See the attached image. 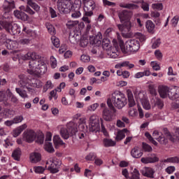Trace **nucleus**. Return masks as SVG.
Instances as JSON below:
<instances>
[{
	"label": "nucleus",
	"mask_w": 179,
	"mask_h": 179,
	"mask_svg": "<svg viewBox=\"0 0 179 179\" xmlns=\"http://www.w3.org/2000/svg\"><path fill=\"white\" fill-rule=\"evenodd\" d=\"M103 146L105 148H110L111 146H115L116 143L115 141L111 140V139H108V138H104L103 141Z\"/></svg>",
	"instance_id": "40"
},
{
	"label": "nucleus",
	"mask_w": 179,
	"mask_h": 179,
	"mask_svg": "<svg viewBox=\"0 0 179 179\" xmlns=\"http://www.w3.org/2000/svg\"><path fill=\"white\" fill-rule=\"evenodd\" d=\"M46 164L48 166V169L52 174H55V173H58L59 171V166H61L62 162L58 158L55 157H51L48 159Z\"/></svg>",
	"instance_id": "9"
},
{
	"label": "nucleus",
	"mask_w": 179,
	"mask_h": 179,
	"mask_svg": "<svg viewBox=\"0 0 179 179\" xmlns=\"http://www.w3.org/2000/svg\"><path fill=\"white\" fill-rule=\"evenodd\" d=\"M127 96H128V106L130 108H132V107H135L136 106V102L135 101V99H134V94H132V92L131 90H127Z\"/></svg>",
	"instance_id": "26"
},
{
	"label": "nucleus",
	"mask_w": 179,
	"mask_h": 179,
	"mask_svg": "<svg viewBox=\"0 0 179 179\" xmlns=\"http://www.w3.org/2000/svg\"><path fill=\"white\" fill-rule=\"evenodd\" d=\"M6 29L8 31V33H10V34H13V36L20 34V27L17 25V24L7 23Z\"/></svg>",
	"instance_id": "13"
},
{
	"label": "nucleus",
	"mask_w": 179,
	"mask_h": 179,
	"mask_svg": "<svg viewBox=\"0 0 179 179\" xmlns=\"http://www.w3.org/2000/svg\"><path fill=\"white\" fill-rule=\"evenodd\" d=\"M45 150L49 153H54V152H55V150H54V147H52V143L51 142H45Z\"/></svg>",
	"instance_id": "41"
},
{
	"label": "nucleus",
	"mask_w": 179,
	"mask_h": 179,
	"mask_svg": "<svg viewBox=\"0 0 179 179\" xmlns=\"http://www.w3.org/2000/svg\"><path fill=\"white\" fill-rule=\"evenodd\" d=\"M22 31L33 38H36V37H37V32L36 31H31L26 27H23Z\"/></svg>",
	"instance_id": "34"
},
{
	"label": "nucleus",
	"mask_w": 179,
	"mask_h": 179,
	"mask_svg": "<svg viewBox=\"0 0 179 179\" xmlns=\"http://www.w3.org/2000/svg\"><path fill=\"white\" fill-rule=\"evenodd\" d=\"M82 16V13H80V9H77L71 13V17L73 19H78Z\"/></svg>",
	"instance_id": "55"
},
{
	"label": "nucleus",
	"mask_w": 179,
	"mask_h": 179,
	"mask_svg": "<svg viewBox=\"0 0 179 179\" xmlns=\"http://www.w3.org/2000/svg\"><path fill=\"white\" fill-rule=\"evenodd\" d=\"M57 6L60 13H68L72 8L71 0H57Z\"/></svg>",
	"instance_id": "10"
},
{
	"label": "nucleus",
	"mask_w": 179,
	"mask_h": 179,
	"mask_svg": "<svg viewBox=\"0 0 179 179\" xmlns=\"http://www.w3.org/2000/svg\"><path fill=\"white\" fill-rule=\"evenodd\" d=\"M27 72L29 75H44L47 72V58L41 56L39 59L29 61Z\"/></svg>",
	"instance_id": "1"
},
{
	"label": "nucleus",
	"mask_w": 179,
	"mask_h": 179,
	"mask_svg": "<svg viewBox=\"0 0 179 179\" xmlns=\"http://www.w3.org/2000/svg\"><path fill=\"white\" fill-rule=\"evenodd\" d=\"M50 66L52 69H55L57 66V59L54 56L50 57Z\"/></svg>",
	"instance_id": "59"
},
{
	"label": "nucleus",
	"mask_w": 179,
	"mask_h": 179,
	"mask_svg": "<svg viewBox=\"0 0 179 179\" xmlns=\"http://www.w3.org/2000/svg\"><path fill=\"white\" fill-rule=\"evenodd\" d=\"M78 132L76 124L73 122H70L66 127H61L59 134L63 139H69V136L75 135Z\"/></svg>",
	"instance_id": "6"
},
{
	"label": "nucleus",
	"mask_w": 179,
	"mask_h": 179,
	"mask_svg": "<svg viewBox=\"0 0 179 179\" xmlns=\"http://www.w3.org/2000/svg\"><path fill=\"white\" fill-rule=\"evenodd\" d=\"M20 156H22V150L20 148H16L12 153V157L14 160L19 162L20 160Z\"/></svg>",
	"instance_id": "32"
},
{
	"label": "nucleus",
	"mask_w": 179,
	"mask_h": 179,
	"mask_svg": "<svg viewBox=\"0 0 179 179\" xmlns=\"http://www.w3.org/2000/svg\"><path fill=\"white\" fill-rule=\"evenodd\" d=\"M20 84L24 89H27L29 93H31V94L36 92L34 89H38L43 86V83L39 80H30L27 78L21 80Z\"/></svg>",
	"instance_id": "4"
},
{
	"label": "nucleus",
	"mask_w": 179,
	"mask_h": 179,
	"mask_svg": "<svg viewBox=\"0 0 179 179\" xmlns=\"http://www.w3.org/2000/svg\"><path fill=\"white\" fill-rule=\"evenodd\" d=\"M41 58V55L37 54L36 52H28L25 55H21L20 59L23 61H27L29 59H39Z\"/></svg>",
	"instance_id": "15"
},
{
	"label": "nucleus",
	"mask_w": 179,
	"mask_h": 179,
	"mask_svg": "<svg viewBox=\"0 0 179 179\" xmlns=\"http://www.w3.org/2000/svg\"><path fill=\"white\" fill-rule=\"evenodd\" d=\"M152 136L155 139H156V141L159 142L161 145H166V143H167V139H166L162 132H159L157 130L153 131Z\"/></svg>",
	"instance_id": "16"
},
{
	"label": "nucleus",
	"mask_w": 179,
	"mask_h": 179,
	"mask_svg": "<svg viewBox=\"0 0 179 179\" xmlns=\"http://www.w3.org/2000/svg\"><path fill=\"white\" fill-rule=\"evenodd\" d=\"M152 104H154V107H157L158 108H163V101L160 100L159 98H155L154 99V102H152Z\"/></svg>",
	"instance_id": "48"
},
{
	"label": "nucleus",
	"mask_w": 179,
	"mask_h": 179,
	"mask_svg": "<svg viewBox=\"0 0 179 179\" xmlns=\"http://www.w3.org/2000/svg\"><path fill=\"white\" fill-rule=\"evenodd\" d=\"M19 9L20 10H22V12H26L27 13H29V15H36V11L33 10V9H31V8H30L29 6H21L19 7Z\"/></svg>",
	"instance_id": "35"
},
{
	"label": "nucleus",
	"mask_w": 179,
	"mask_h": 179,
	"mask_svg": "<svg viewBox=\"0 0 179 179\" xmlns=\"http://www.w3.org/2000/svg\"><path fill=\"white\" fill-rule=\"evenodd\" d=\"M15 92H17V94H19L22 99H29V95L27 94V92H26V90L20 88H15Z\"/></svg>",
	"instance_id": "39"
},
{
	"label": "nucleus",
	"mask_w": 179,
	"mask_h": 179,
	"mask_svg": "<svg viewBox=\"0 0 179 179\" xmlns=\"http://www.w3.org/2000/svg\"><path fill=\"white\" fill-rule=\"evenodd\" d=\"M29 160L31 163L34 164L41 162V154L36 152H31L29 155Z\"/></svg>",
	"instance_id": "22"
},
{
	"label": "nucleus",
	"mask_w": 179,
	"mask_h": 179,
	"mask_svg": "<svg viewBox=\"0 0 179 179\" xmlns=\"http://www.w3.org/2000/svg\"><path fill=\"white\" fill-rule=\"evenodd\" d=\"M84 4V15L85 16H93V10L96 8V4L93 0H83Z\"/></svg>",
	"instance_id": "11"
},
{
	"label": "nucleus",
	"mask_w": 179,
	"mask_h": 179,
	"mask_svg": "<svg viewBox=\"0 0 179 179\" xmlns=\"http://www.w3.org/2000/svg\"><path fill=\"white\" fill-rule=\"evenodd\" d=\"M140 48L139 41L135 39H129L125 42L124 45H121V50L124 54L136 52V51L139 50Z\"/></svg>",
	"instance_id": "7"
},
{
	"label": "nucleus",
	"mask_w": 179,
	"mask_h": 179,
	"mask_svg": "<svg viewBox=\"0 0 179 179\" xmlns=\"http://www.w3.org/2000/svg\"><path fill=\"white\" fill-rule=\"evenodd\" d=\"M107 106L112 110H110L108 108H105L102 112V117L104 121L111 122V121H114L115 117L117 116V115H115V113H117V109H115V107H114V105H113L111 99H108L107 100Z\"/></svg>",
	"instance_id": "5"
},
{
	"label": "nucleus",
	"mask_w": 179,
	"mask_h": 179,
	"mask_svg": "<svg viewBox=\"0 0 179 179\" xmlns=\"http://www.w3.org/2000/svg\"><path fill=\"white\" fill-rule=\"evenodd\" d=\"M128 132V129H123L122 130L117 131L115 139L117 141H122L125 138V133Z\"/></svg>",
	"instance_id": "33"
},
{
	"label": "nucleus",
	"mask_w": 179,
	"mask_h": 179,
	"mask_svg": "<svg viewBox=\"0 0 179 179\" xmlns=\"http://www.w3.org/2000/svg\"><path fill=\"white\" fill-rule=\"evenodd\" d=\"M52 87H54V85H52V82H51V80H48L46 82V83L43 87V90H44V92H47V90H48V89H52Z\"/></svg>",
	"instance_id": "60"
},
{
	"label": "nucleus",
	"mask_w": 179,
	"mask_h": 179,
	"mask_svg": "<svg viewBox=\"0 0 179 179\" xmlns=\"http://www.w3.org/2000/svg\"><path fill=\"white\" fill-rule=\"evenodd\" d=\"M85 159L86 160L93 161L94 159H96V154L94 152H90L86 156Z\"/></svg>",
	"instance_id": "64"
},
{
	"label": "nucleus",
	"mask_w": 179,
	"mask_h": 179,
	"mask_svg": "<svg viewBox=\"0 0 179 179\" xmlns=\"http://www.w3.org/2000/svg\"><path fill=\"white\" fill-rule=\"evenodd\" d=\"M130 179H141V173H139V171H138L136 169H134Z\"/></svg>",
	"instance_id": "51"
},
{
	"label": "nucleus",
	"mask_w": 179,
	"mask_h": 179,
	"mask_svg": "<svg viewBox=\"0 0 179 179\" xmlns=\"http://www.w3.org/2000/svg\"><path fill=\"white\" fill-rule=\"evenodd\" d=\"M51 41L53 44L56 47V48H59V45H61V43H59V39L57 38L56 36H52Z\"/></svg>",
	"instance_id": "54"
},
{
	"label": "nucleus",
	"mask_w": 179,
	"mask_h": 179,
	"mask_svg": "<svg viewBox=\"0 0 179 179\" xmlns=\"http://www.w3.org/2000/svg\"><path fill=\"white\" fill-rule=\"evenodd\" d=\"M152 42V48L153 49L159 48V47H160V44H162V41H160V38L156 39V38H153Z\"/></svg>",
	"instance_id": "46"
},
{
	"label": "nucleus",
	"mask_w": 179,
	"mask_h": 179,
	"mask_svg": "<svg viewBox=\"0 0 179 179\" xmlns=\"http://www.w3.org/2000/svg\"><path fill=\"white\" fill-rule=\"evenodd\" d=\"M14 16H15V17H17V19H20V20H22L23 22L29 21V16L24 12L15 10Z\"/></svg>",
	"instance_id": "23"
},
{
	"label": "nucleus",
	"mask_w": 179,
	"mask_h": 179,
	"mask_svg": "<svg viewBox=\"0 0 179 179\" xmlns=\"http://www.w3.org/2000/svg\"><path fill=\"white\" fill-rule=\"evenodd\" d=\"M132 12L128 11L127 10L120 11L118 13L119 19L120 20L122 24H117V28L120 31H121L123 36H127L132 28V22H131V17H132Z\"/></svg>",
	"instance_id": "2"
},
{
	"label": "nucleus",
	"mask_w": 179,
	"mask_h": 179,
	"mask_svg": "<svg viewBox=\"0 0 179 179\" xmlns=\"http://www.w3.org/2000/svg\"><path fill=\"white\" fill-rule=\"evenodd\" d=\"M120 6L125 9H138L139 8V6L135 3H120Z\"/></svg>",
	"instance_id": "37"
},
{
	"label": "nucleus",
	"mask_w": 179,
	"mask_h": 179,
	"mask_svg": "<svg viewBox=\"0 0 179 179\" xmlns=\"http://www.w3.org/2000/svg\"><path fill=\"white\" fill-rule=\"evenodd\" d=\"M28 5L29 6H31V8H32V9H34V10L36 12V13H39L41 8L40 7V6H38V4H37L35 2H33V0H32Z\"/></svg>",
	"instance_id": "47"
},
{
	"label": "nucleus",
	"mask_w": 179,
	"mask_h": 179,
	"mask_svg": "<svg viewBox=\"0 0 179 179\" xmlns=\"http://www.w3.org/2000/svg\"><path fill=\"white\" fill-rule=\"evenodd\" d=\"M3 9L5 13H9L12 9H15V3L14 2H9L6 0L4 1L3 5Z\"/></svg>",
	"instance_id": "24"
},
{
	"label": "nucleus",
	"mask_w": 179,
	"mask_h": 179,
	"mask_svg": "<svg viewBox=\"0 0 179 179\" xmlns=\"http://www.w3.org/2000/svg\"><path fill=\"white\" fill-rule=\"evenodd\" d=\"M23 120H24V118L23 117V115H20L15 116L13 119V121L14 122V124H20V122H22Z\"/></svg>",
	"instance_id": "57"
},
{
	"label": "nucleus",
	"mask_w": 179,
	"mask_h": 179,
	"mask_svg": "<svg viewBox=\"0 0 179 179\" xmlns=\"http://www.w3.org/2000/svg\"><path fill=\"white\" fill-rule=\"evenodd\" d=\"M53 142L56 146H59L61 145H64V141H62V139H61V137H59V136H58V135L54 136Z\"/></svg>",
	"instance_id": "44"
},
{
	"label": "nucleus",
	"mask_w": 179,
	"mask_h": 179,
	"mask_svg": "<svg viewBox=\"0 0 179 179\" xmlns=\"http://www.w3.org/2000/svg\"><path fill=\"white\" fill-rule=\"evenodd\" d=\"M46 167H43V166H34V171L36 174H43L44 171H45Z\"/></svg>",
	"instance_id": "52"
},
{
	"label": "nucleus",
	"mask_w": 179,
	"mask_h": 179,
	"mask_svg": "<svg viewBox=\"0 0 179 179\" xmlns=\"http://www.w3.org/2000/svg\"><path fill=\"white\" fill-rule=\"evenodd\" d=\"M102 47L105 51H107V50L111 48V41H110V39L108 38H104L102 41Z\"/></svg>",
	"instance_id": "38"
},
{
	"label": "nucleus",
	"mask_w": 179,
	"mask_h": 179,
	"mask_svg": "<svg viewBox=\"0 0 179 179\" xmlns=\"http://www.w3.org/2000/svg\"><path fill=\"white\" fill-rule=\"evenodd\" d=\"M151 8L154 10H163L164 6L162 3H154L151 5Z\"/></svg>",
	"instance_id": "42"
},
{
	"label": "nucleus",
	"mask_w": 179,
	"mask_h": 179,
	"mask_svg": "<svg viewBox=\"0 0 179 179\" xmlns=\"http://www.w3.org/2000/svg\"><path fill=\"white\" fill-rule=\"evenodd\" d=\"M168 139H170L172 142H176V141H179V128L176 129L175 134L172 136L170 133H167Z\"/></svg>",
	"instance_id": "30"
},
{
	"label": "nucleus",
	"mask_w": 179,
	"mask_h": 179,
	"mask_svg": "<svg viewBox=\"0 0 179 179\" xmlns=\"http://www.w3.org/2000/svg\"><path fill=\"white\" fill-rule=\"evenodd\" d=\"M36 132L33 130H27L22 134V139L28 143H31L36 139Z\"/></svg>",
	"instance_id": "14"
},
{
	"label": "nucleus",
	"mask_w": 179,
	"mask_h": 179,
	"mask_svg": "<svg viewBox=\"0 0 179 179\" xmlns=\"http://www.w3.org/2000/svg\"><path fill=\"white\" fill-rule=\"evenodd\" d=\"M90 132H94V134L100 131V123H91L89 124Z\"/></svg>",
	"instance_id": "29"
},
{
	"label": "nucleus",
	"mask_w": 179,
	"mask_h": 179,
	"mask_svg": "<svg viewBox=\"0 0 179 179\" xmlns=\"http://www.w3.org/2000/svg\"><path fill=\"white\" fill-rule=\"evenodd\" d=\"M148 158L150 159V163H156L159 160V157L155 153H152L148 155Z\"/></svg>",
	"instance_id": "56"
},
{
	"label": "nucleus",
	"mask_w": 179,
	"mask_h": 179,
	"mask_svg": "<svg viewBox=\"0 0 179 179\" xmlns=\"http://www.w3.org/2000/svg\"><path fill=\"white\" fill-rule=\"evenodd\" d=\"M134 93L136 100L141 101L145 110H150V108H152L150 103H149V100L148 99V95H146L145 92L136 89Z\"/></svg>",
	"instance_id": "8"
},
{
	"label": "nucleus",
	"mask_w": 179,
	"mask_h": 179,
	"mask_svg": "<svg viewBox=\"0 0 179 179\" xmlns=\"http://www.w3.org/2000/svg\"><path fill=\"white\" fill-rule=\"evenodd\" d=\"M128 114L129 115V117H137L138 116V110H136V108H131Z\"/></svg>",
	"instance_id": "62"
},
{
	"label": "nucleus",
	"mask_w": 179,
	"mask_h": 179,
	"mask_svg": "<svg viewBox=\"0 0 179 179\" xmlns=\"http://www.w3.org/2000/svg\"><path fill=\"white\" fill-rule=\"evenodd\" d=\"M6 94H7L8 99H9V97H11V101H13V103L17 102V98H16V96H15V95L12 94V92H10V90H7L6 92Z\"/></svg>",
	"instance_id": "50"
},
{
	"label": "nucleus",
	"mask_w": 179,
	"mask_h": 179,
	"mask_svg": "<svg viewBox=\"0 0 179 179\" xmlns=\"http://www.w3.org/2000/svg\"><path fill=\"white\" fill-rule=\"evenodd\" d=\"M89 124H100V121L99 120V116L96 115H92L90 117Z\"/></svg>",
	"instance_id": "45"
},
{
	"label": "nucleus",
	"mask_w": 179,
	"mask_h": 179,
	"mask_svg": "<svg viewBox=\"0 0 179 179\" xmlns=\"http://www.w3.org/2000/svg\"><path fill=\"white\" fill-rule=\"evenodd\" d=\"M165 163H179V156L171 157L164 160Z\"/></svg>",
	"instance_id": "49"
},
{
	"label": "nucleus",
	"mask_w": 179,
	"mask_h": 179,
	"mask_svg": "<svg viewBox=\"0 0 179 179\" xmlns=\"http://www.w3.org/2000/svg\"><path fill=\"white\" fill-rule=\"evenodd\" d=\"M6 47L8 50H16V48H18L19 44L16 41L8 39L6 42Z\"/></svg>",
	"instance_id": "27"
},
{
	"label": "nucleus",
	"mask_w": 179,
	"mask_h": 179,
	"mask_svg": "<svg viewBox=\"0 0 179 179\" xmlns=\"http://www.w3.org/2000/svg\"><path fill=\"white\" fill-rule=\"evenodd\" d=\"M148 89L150 94H152V96H156V94H157V92H156V88H155V85L153 84L149 85Z\"/></svg>",
	"instance_id": "61"
},
{
	"label": "nucleus",
	"mask_w": 179,
	"mask_h": 179,
	"mask_svg": "<svg viewBox=\"0 0 179 179\" xmlns=\"http://www.w3.org/2000/svg\"><path fill=\"white\" fill-rule=\"evenodd\" d=\"M168 96L171 100H176L179 97V87H174L172 89H169L168 92Z\"/></svg>",
	"instance_id": "18"
},
{
	"label": "nucleus",
	"mask_w": 179,
	"mask_h": 179,
	"mask_svg": "<svg viewBox=\"0 0 179 179\" xmlns=\"http://www.w3.org/2000/svg\"><path fill=\"white\" fill-rule=\"evenodd\" d=\"M111 103L113 107L118 108V110H121V108H124V106H127V97L124 93L120 91H115L112 94Z\"/></svg>",
	"instance_id": "3"
},
{
	"label": "nucleus",
	"mask_w": 179,
	"mask_h": 179,
	"mask_svg": "<svg viewBox=\"0 0 179 179\" xmlns=\"http://www.w3.org/2000/svg\"><path fill=\"white\" fill-rule=\"evenodd\" d=\"M150 65L154 71H160V64L157 62H151Z\"/></svg>",
	"instance_id": "58"
},
{
	"label": "nucleus",
	"mask_w": 179,
	"mask_h": 179,
	"mask_svg": "<svg viewBox=\"0 0 179 179\" xmlns=\"http://www.w3.org/2000/svg\"><path fill=\"white\" fill-rule=\"evenodd\" d=\"M169 90H170V88H169V87L167 86H164V85L159 86L158 92L160 97H162V99H166V97L169 96Z\"/></svg>",
	"instance_id": "21"
},
{
	"label": "nucleus",
	"mask_w": 179,
	"mask_h": 179,
	"mask_svg": "<svg viewBox=\"0 0 179 179\" xmlns=\"http://www.w3.org/2000/svg\"><path fill=\"white\" fill-rule=\"evenodd\" d=\"M145 27L148 31V33H151L153 34L155 33V29L156 27V25L155 23L152 22V20H147L145 22Z\"/></svg>",
	"instance_id": "28"
},
{
	"label": "nucleus",
	"mask_w": 179,
	"mask_h": 179,
	"mask_svg": "<svg viewBox=\"0 0 179 179\" xmlns=\"http://www.w3.org/2000/svg\"><path fill=\"white\" fill-rule=\"evenodd\" d=\"M142 176L148 178H155V170L152 168H144L141 171Z\"/></svg>",
	"instance_id": "19"
},
{
	"label": "nucleus",
	"mask_w": 179,
	"mask_h": 179,
	"mask_svg": "<svg viewBox=\"0 0 179 179\" xmlns=\"http://www.w3.org/2000/svg\"><path fill=\"white\" fill-rule=\"evenodd\" d=\"M46 27H47L48 33H50V34H51L52 36L55 35V28L54 27V26H52V24H51L50 23H47Z\"/></svg>",
	"instance_id": "53"
},
{
	"label": "nucleus",
	"mask_w": 179,
	"mask_h": 179,
	"mask_svg": "<svg viewBox=\"0 0 179 179\" xmlns=\"http://www.w3.org/2000/svg\"><path fill=\"white\" fill-rule=\"evenodd\" d=\"M78 24H79V21L78 20H69L66 24V27H68V29H73L74 27H76V26H78Z\"/></svg>",
	"instance_id": "43"
},
{
	"label": "nucleus",
	"mask_w": 179,
	"mask_h": 179,
	"mask_svg": "<svg viewBox=\"0 0 179 179\" xmlns=\"http://www.w3.org/2000/svg\"><path fill=\"white\" fill-rule=\"evenodd\" d=\"M78 129L80 131H85V129H87V126H86V117L80 118V124L78 125Z\"/></svg>",
	"instance_id": "36"
},
{
	"label": "nucleus",
	"mask_w": 179,
	"mask_h": 179,
	"mask_svg": "<svg viewBox=\"0 0 179 179\" xmlns=\"http://www.w3.org/2000/svg\"><path fill=\"white\" fill-rule=\"evenodd\" d=\"M115 69H121V68H128V69H132L135 68V64L129 62V61H123L117 63L115 66Z\"/></svg>",
	"instance_id": "17"
},
{
	"label": "nucleus",
	"mask_w": 179,
	"mask_h": 179,
	"mask_svg": "<svg viewBox=\"0 0 179 179\" xmlns=\"http://www.w3.org/2000/svg\"><path fill=\"white\" fill-rule=\"evenodd\" d=\"M91 38V44H96V45H100L101 44V40L103 39V36L101 35V33H99L96 36L94 37L93 41H92Z\"/></svg>",
	"instance_id": "31"
},
{
	"label": "nucleus",
	"mask_w": 179,
	"mask_h": 179,
	"mask_svg": "<svg viewBox=\"0 0 179 179\" xmlns=\"http://www.w3.org/2000/svg\"><path fill=\"white\" fill-rule=\"evenodd\" d=\"M26 128H27V124H26L19 126L13 131V136H14V138H17V136H19V135H20L22 132L26 129Z\"/></svg>",
	"instance_id": "25"
},
{
	"label": "nucleus",
	"mask_w": 179,
	"mask_h": 179,
	"mask_svg": "<svg viewBox=\"0 0 179 179\" xmlns=\"http://www.w3.org/2000/svg\"><path fill=\"white\" fill-rule=\"evenodd\" d=\"M113 43L115 46H112L109 49H107L106 52L108 58L115 59V58L120 56V52H118V47L117 46V41L115 39H113Z\"/></svg>",
	"instance_id": "12"
},
{
	"label": "nucleus",
	"mask_w": 179,
	"mask_h": 179,
	"mask_svg": "<svg viewBox=\"0 0 179 179\" xmlns=\"http://www.w3.org/2000/svg\"><path fill=\"white\" fill-rule=\"evenodd\" d=\"M99 107V103H94L87 107V111H96Z\"/></svg>",
	"instance_id": "63"
},
{
	"label": "nucleus",
	"mask_w": 179,
	"mask_h": 179,
	"mask_svg": "<svg viewBox=\"0 0 179 179\" xmlns=\"http://www.w3.org/2000/svg\"><path fill=\"white\" fill-rule=\"evenodd\" d=\"M131 155L134 159H141L143 156V152L139 147H134L131 150Z\"/></svg>",
	"instance_id": "20"
}]
</instances>
